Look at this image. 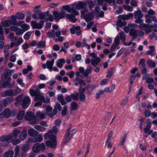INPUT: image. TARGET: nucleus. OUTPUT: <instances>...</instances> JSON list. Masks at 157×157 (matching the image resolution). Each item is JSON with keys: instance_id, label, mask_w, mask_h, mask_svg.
<instances>
[{"instance_id": "56", "label": "nucleus", "mask_w": 157, "mask_h": 157, "mask_svg": "<svg viewBox=\"0 0 157 157\" xmlns=\"http://www.w3.org/2000/svg\"><path fill=\"white\" fill-rule=\"evenodd\" d=\"M127 137V135L126 134H124L123 135L122 138H121V140L120 143V145L123 146L124 145V142L126 140Z\"/></svg>"}, {"instance_id": "30", "label": "nucleus", "mask_w": 157, "mask_h": 157, "mask_svg": "<svg viewBox=\"0 0 157 157\" xmlns=\"http://www.w3.org/2000/svg\"><path fill=\"white\" fill-rule=\"evenodd\" d=\"M13 132L10 135L11 136L13 140L17 137L18 134L20 133L21 131L19 130L16 129L13 130Z\"/></svg>"}, {"instance_id": "64", "label": "nucleus", "mask_w": 157, "mask_h": 157, "mask_svg": "<svg viewBox=\"0 0 157 157\" xmlns=\"http://www.w3.org/2000/svg\"><path fill=\"white\" fill-rule=\"evenodd\" d=\"M104 93V92L103 90H99L98 92L96 94V99H98L100 98L101 95H103Z\"/></svg>"}, {"instance_id": "10", "label": "nucleus", "mask_w": 157, "mask_h": 157, "mask_svg": "<svg viewBox=\"0 0 157 157\" xmlns=\"http://www.w3.org/2000/svg\"><path fill=\"white\" fill-rule=\"evenodd\" d=\"M65 11H61L59 13L57 11H54L53 14L55 19L59 20L65 17Z\"/></svg>"}, {"instance_id": "20", "label": "nucleus", "mask_w": 157, "mask_h": 157, "mask_svg": "<svg viewBox=\"0 0 157 157\" xmlns=\"http://www.w3.org/2000/svg\"><path fill=\"white\" fill-rule=\"evenodd\" d=\"M1 94L2 97H5L7 96H13L12 89L7 90L1 93Z\"/></svg>"}, {"instance_id": "51", "label": "nucleus", "mask_w": 157, "mask_h": 157, "mask_svg": "<svg viewBox=\"0 0 157 157\" xmlns=\"http://www.w3.org/2000/svg\"><path fill=\"white\" fill-rule=\"evenodd\" d=\"M57 113V111H56V109L55 108L53 109L52 112H51L48 115L49 117L52 118Z\"/></svg>"}, {"instance_id": "19", "label": "nucleus", "mask_w": 157, "mask_h": 157, "mask_svg": "<svg viewBox=\"0 0 157 157\" xmlns=\"http://www.w3.org/2000/svg\"><path fill=\"white\" fill-rule=\"evenodd\" d=\"M13 100V99L12 97H8L4 99L2 101V104L6 106L8 104L12 101Z\"/></svg>"}, {"instance_id": "48", "label": "nucleus", "mask_w": 157, "mask_h": 157, "mask_svg": "<svg viewBox=\"0 0 157 157\" xmlns=\"http://www.w3.org/2000/svg\"><path fill=\"white\" fill-rule=\"evenodd\" d=\"M4 37L3 36H0V48L2 49L4 45V43L3 41L4 40Z\"/></svg>"}, {"instance_id": "28", "label": "nucleus", "mask_w": 157, "mask_h": 157, "mask_svg": "<svg viewBox=\"0 0 157 157\" xmlns=\"http://www.w3.org/2000/svg\"><path fill=\"white\" fill-rule=\"evenodd\" d=\"M25 111L24 110H20L18 111L17 115V118L19 120H22L24 117H25Z\"/></svg>"}, {"instance_id": "52", "label": "nucleus", "mask_w": 157, "mask_h": 157, "mask_svg": "<svg viewBox=\"0 0 157 157\" xmlns=\"http://www.w3.org/2000/svg\"><path fill=\"white\" fill-rule=\"evenodd\" d=\"M145 17L146 19L145 22L147 23H150L151 22V16L149 15H145Z\"/></svg>"}, {"instance_id": "22", "label": "nucleus", "mask_w": 157, "mask_h": 157, "mask_svg": "<svg viewBox=\"0 0 157 157\" xmlns=\"http://www.w3.org/2000/svg\"><path fill=\"white\" fill-rule=\"evenodd\" d=\"M133 17V14L132 13H129L127 14L120 15L118 16V18L127 20L130 18H132Z\"/></svg>"}, {"instance_id": "29", "label": "nucleus", "mask_w": 157, "mask_h": 157, "mask_svg": "<svg viewBox=\"0 0 157 157\" xmlns=\"http://www.w3.org/2000/svg\"><path fill=\"white\" fill-rule=\"evenodd\" d=\"M119 19L117 21V25L120 27H122L125 26L126 24V22L125 21L126 20L122 19L120 18H118Z\"/></svg>"}, {"instance_id": "53", "label": "nucleus", "mask_w": 157, "mask_h": 157, "mask_svg": "<svg viewBox=\"0 0 157 157\" xmlns=\"http://www.w3.org/2000/svg\"><path fill=\"white\" fill-rule=\"evenodd\" d=\"M24 42V40L22 39V37H19L17 41L15 43V46L17 47L21 44L23 43Z\"/></svg>"}, {"instance_id": "50", "label": "nucleus", "mask_w": 157, "mask_h": 157, "mask_svg": "<svg viewBox=\"0 0 157 157\" xmlns=\"http://www.w3.org/2000/svg\"><path fill=\"white\" fill-rule=\"evenodd\" d=\"M48 13L49 12L48 11L43 13H40L39 15V18L40 19H43L45 17L48 16Z\"/></svg>"}, {"instance_id": "46", "label": "nucleus", "mask_w": 157, "mask_h": 157, "mask_svg": "<svg viewBox=\"0 0 157 157\" xmlns=\"http://www.w3.org/2000/svg\"><path fill=\"white\" fill-rule=\"evenodd\" d=\"M147 64L150 67H155L156 66V63L155 62H153L152 60L149 59L147 62Z\"/></svg>"}, {"instance_id": "7", "label": "nucleus", "mask_w": 157, "mask_h": 157, "mask_svg": "<svg viewBox=\"0 0 157 157\" xmlns=\"http://www.w3.org/2000/svg\"><path fill=\"white\" fill-rule=\"evenodd\" d=\"M15 151V156L16 157H26V154L23 151H20V147L18 145L15 146L14 149Z\"/></svg>"}, {"instance_id": "40", "label": "nucleus", "mask_w": 157, "mask_h": 157, "mask_svg": "<svg viewBox=\"0 0 157 157\" xmlns=\"http://www.w3.org/2000/svg\"><path fill=\"white\" fill-rule=\"evenodd\" d=\"M46 42L45 41H39L37 44V48H43L45 46Z\"/></svg>"}, {"instance_id": "35", "label": "nucleus", "mask_w": 157, "mask_h": 157, "mask_svg": "<svg viewBox=\"0 0 157 157\" xmlns=\"http://www.w3.org/2000/svg\"><path fill=\"white\" fill-rule=\"evenodd\" d=\"M79 70L80 72L85 77H86L90 74L86 70L85 71L84 68L82 67H80Z\"/></svg>"}, {"instance_id": "14", "label": "nucleus", "mask_w": 157, "mask_h": 157, "mask_svg": "<svg viewBox=\"0 0 157 157\" xmlns=\"http://www.w3.org/2000/svg\"><path fill=\"white\" fill-rule=\"evenodd\" d=\"M13 140L12 137L10 135L8 136H3L0 138V140L2 142H6L8 143H10V141H11Z\"/></svg>"}, {"instance_id": "15", "label": "nucleus", "mask_w": 157, "mask_h": 157, "mask_svg": "<svg viewBox=\"0 0 157 157\" xmlns=\"http://www.w3.org/2000/svg\"><path fill=\"white\" fill-rule=\"evenodd\" d=\"M46 144L47 147L52 148H54L56 146V141L49 140L47 141L46 142Z\"/></svg>"}, {"instance_id": "27", "label": "nucleus", "mask_w": 157, "mask_h": 157, "mask_svg": "<svg viewBox=\"0 0 157 157\" xmlns=\"http://www.w3.org/2000/svg\"><path fill=\"white\" fill-rule=\"evenodd\" d=\"M24 21H20L18 23L21 25V27L25 31L28 30L30 28L29 25L26 23H24Z\"/></svg>"}, {"instance_id": "18", "label": "nucleus", "mask_w": 157, "mask_h": 157, "mask_svg": "<svg viewBox=\"0 0 157 157\" xmlns=\"http://www.w3.org/2000/svg\"><path fill=\"white\" fill-rule=\"evenodd\" d=\"M21 150L23 152L25 153L30 149L29 144L28 142H26L23 144H21Z\"/></svg>"}, {"instance_id": "45", "label": "nucleus", "mask_w": 157, "mask_h": 157, "mask_svg": "<svg viewBox=\"0 0 157 157\" xmlns=\"http://www.w3.org/2000/svg\"><path fill=\"white\" fill-rule=\"evenodd\" d=\"M115 71L113 69L111 68L109 69L107 75L106 77L110 78L111 76L114 73Z\"/></svg>"}, {"instance_id": "63", "label": "nucleus", "mask_w": 157, "mask_h": 157, "mask_svg": "<svg viewBox=\"0 0 157 157\" xmlns=\"http://www.w3.org/2000/svg\"><path fill=\"white\" fill-rule=\"evenodd\" d=\"M79 99L81 101H84L86 98V96L84 94L79 93Z\"/></svg>"}, {"instance_id": "25", "label": "nucleus", "mask_w": 157, "mask_h": 157, "mask_svg": "<svg viewBox=\"0 0 157 157\" xmlns=\"http://www.w3.org/2000/svg\"><path fill=\"white\" fill-rule=\"evenodd\" d=\"M101 61V59L99 57H97L91 59V64L94 67H96Z\"/></svg>"}, {"instance_id": "26", "label": "nucleus", "mask_w": 157, "mask_h": 157, "mask_svg": "<svg viewBox=\"0 0 157 157\" xmlns=\"http://www.w3.org/2000/svg\"><path fill=\"white\" fill-rule=\"evenodd\" d=\"M54 60L52 59L50 61H48L46 62L47 68L51 71L52 70V67L54 64Z\"/></svg>"}, {"instance_id": "11", "label": "nucleus", "mask_w": 157, "mask_h": 157, "mask_svg": "<svg viewBox=\"0 0 157 157\" xmlns=\"http://www.w3.org/2000/svg\"><path fill=\"white\" fill-rule=\"evenodd\" d=\"M73 82H74V84L75 86H78L79 85V87L81 88H82V85H83L84 86L86 85V83L83 80L78 78H75Z\"/></svg>"}, {"instance_id": "55", "label": "nucleus", "mask_w": 157, "mask_h": 157, "mask_svg": "<svg viewBox=\"0 0 157 157\" xmlns=\"http://www.w3.org/2000/svg\"><path fill=\"white\" fill-rule=\"evenodd\" d=\"M71 97L72 100L78 101L79 99L78 98V94L77 93L76 94H71Z\"/></svg>"}, {"instance_id": "59", "label": "nucleus", "mask_w": 157, "mask_h": 157, "mask_svg": "<svg viewBox=\"0 0 157 157\" xmlns=\"http://www.w3.org/2000/svg\"><path fill=\"white\" fill-rule=\"evenodd\" d=\"M67 105H65L63 107V109L61 113L62 116H64L66 114L67 110Z\"/></svg>"}, {"instance_id": "36", "label": "nucleus", "mask_w": 157, "mask_h": 157, "mask_svg": "<svg viewBox=\"0 0 157 157\" xmlns=\"http://www.w3.org/2000/svg\"><path fill=\"white\" fill-rule=\"evenodd\" d=\"M9 48V47L8 46L6 45L4 49V53L5 56V59H6L8 58L9 56V53L8 50Z\"/></svg>"}, {"instance_id": "13", "label": "nucleus", "mask_w": 157, "mask_h": 157, "mask_svg": "<svg viewBox=\"0 0 157 157\" xmlns=\"http://www.w3.org/2000/svg\"><path fill=\"white\" fill-rule=\"evenodd\" d=\"M36 117L37 118L42 120L47 117V115L44 111H37L36 113Z\"/></svg>"}, {"instance_id": "2", "label": "nucleus", "mask_w": 157, "mask_h": 157, "mask_svg": "<svg viewBox=\"0 0 157 157\" xmlns=\"http://www.w3.org/2000/svg\"><path fill=\"white\" fill-rule=\"evenodd\" d=\"M30 94L32 96L35 97L34 101H36L40 100L45 103H48L50 100L48 98H47L46 100L43 96V94L36 87L35 90L31 89L29 90Z\"/></svg>"}, {"instance_id": "37", "label": "nucleus", "mask_w": 157, "mask_h": 157, "mask_svg": "<svg viewBox=\"0 0 157 157\" xmlns=\"http://www.w3.org/2000/svg\"><path fill=\"white\" fill-rule=\"evenodd\" d=\"M39 145H40V144L37 143L33 145V149L34 152L38 153L40 150Z\"/></svg>"}, {"instance_id": "33", "label": "nucleus", "mask_w": 157, "mask_h": 157, "mask_svg": "<svg viewBox=\"0 0 157 157\" xmlns=\"http://www.w3.org/2000/svg\"><path fill=\"white\" fill-rule=\"evenodd\" d=\"M71 113L72 110L75 111L77 109L78 107V104L75 101H73L71 102Z\"/></svg>"}, {"instance_id": "5", "label": "nucleus", "mask_w": 157, "mask_h": 157, "mask_svg": "<svg viewBox=\"0 0 157 157\" xmlns=\"http://www.w3.org/2000/svg\"><path fill=\"white\" fill-rule=\"evenodd\" d=\"M157 25L154 24V25L147 24H142L139 25V28L141 30H144L146 34H148L151 31V29L154 27H156Z\"/></svg>"}, {"instance_id": "42", "label": "nucleus", "mask_w": 157, "mask_h": 157, "mask_svg": "<svg viewBox=\"0 0 157 157\" xmlns=\"http://www.w3.org/2000/svg\"><path fill=\"white\" fill-rule=\"evenodd\" d=\"M12 90L13 96H15L20 93L21 91V90L17 86L16 87L15 89H12Z\"/></svg>"}, {"instance_id": "12", "label": "nucleus", "mask_w": 157, "mask_h": 157, "mask_svg": "<svg viewBox=\"0 0 157 157\" xmlns=\"http://www.w3.org/2000/svg\"><path fill=\"white\" fill-rule=\"evenodd\" d=\"M11 116V112L9 108L6 109L2 112L0 114V117L3 118L5 117L8 118Z\"/></svg>"}, {"instance_id": "62", "label": "nucleus", "mask_w": 157, "mask_h": 157, "mask_svg": "<svg viewBox=\"0 0 157 157\" xmlns=\"http://www.w3.org/2000/svg\"><path fill=\"white\" fill-rule=\"evenodd\" d=\"M11 82L10 78L8 81L3 82V88H6L10 85V82Z\"/></svg>"}, {"instance_id": "58", "label": "nucleus", "mask_w": 157, "mask_h": 157, "mask_svg": "<svg viewBox=\"0 0 157 157\" xmlns=\"http://www.w3.org/2000/svg\"><path fill=\"white\" fill-rule=\"evenodd\" d=\"M79 7L81 9H86V2L83 3L81 1L79 2Z\"/></svg>"}, {"instance_id": "41", "label": "nucleus", "mask_w": 157, "mask_h": 157, "mask_svg": "<svg viewBox=\"0 0 157 157\" xmlns=\"http://www.w3.org/2000/svg\"><path fill=\"white\" fill-rule=\"evenodd\" d=\"M27 136V134L25 132H22L20 135L19 138L21 141L24 140Z\"/></svg>"}, {"instance_id": "31", "label": "nucleus", "mask_w": 157, "mask_h": 157, "mask_svg": "<svg viewBox=\"0 0 157 157\" xmlns=\"http://www.w3.org/2000/svg\"><path fill=\"white\" fill-rule=\"evenodd\" d=\"M38 133V132L33 128L30 129L28 131L29 135L32 137L36 136Z\"/></svg>"}, {"instance_id": "43", "label": "nucleus", "mask_w": 157, "mask_h": 157, "mask_svg": "<svg viewBox=\"0 0 157 157\" xmlns=\"http://www.w3.org/2000/svg\"><path fill=\"white\" fill-rule=\"evenodd\" d=\"M15 71L14 70H7L6 72L4 74L5 77L7 76H10Z\"/></svg>"}, {"instance_id": "8", "label": "nucleus", "mask_w": 157, "mask_h": 157, "mask_svg": "<svg viewBox=\"0 0 157 157\" xmlns=\"http://www.w3.org/2000/svg\"><path fill=\"white\" fill-rule=\"evenodd\" d=\"M44 137L45 139L49 138V140L56 141V136L53 134V133L51 130H49L47 132L44 134Z\"/></svg>"}, {"instance_id": "23", "label": "nucleus", "mask_w": 157, "mask_h": 157, "mask_svg": "<svg viewBox=\"0 0 157 157\" xmlns=\"http://www.w3.org/2000/svg\"><path fill=\"white\" fill-rule=\"evenodd\" d=\"M43 138L41 135H39L34 136L32 141L34 143L40 142L43 141Z\"/></svg>"}, {"instance_id": "54", "label": "nucleus", "mask_w": 157, "mask_h": 157, "mask_svg": "<svg viewBox=\"0 0 157 157\" xmlns=\"http://www.w3.org/2000/svg\"><path fill=\"white\" fill-rule=\"evenodd\" d=\"M151 122L147 124L145 128L144 129V131L145 133H147L148 131L151 128Z\"/></svg>"}, {"instance_id": "3", "label": "nucleus", "mask_w": 157, "mask_h": 157, "mask_svg": "<svg viewBox=\"0 0 157 157\" xmlns=\"http://www.w3.org/2000/svg\"><path fill=\"white\" fill-rule=\"evenodd\" d=\"M25 119L29 121V124L31 125H35L38 124L39 121L35 114L31 112H27L25 116Z\"/></svg>"}, {"instance_id": "61", "label": "nucleus", "mask_w": 157, "mask_h": 157, "mask_svg": "<svg viewBox=\"0 0 157 157\" xmlns=\"http://www.w3.org/2000/svg\"><path fill=\"white\" fill-rule=\"evenodd\" d=\"M66 75L69 76L70 78H71L75 76V73L73 71H71L70 72H67Z\"/></svg>"}, {"instance_id": "4", "label": "nucleus", "mask_w": 157, "mask_h": 157, "mask_svg": "<svg viewBox=\"0 0 157 157\" xmlns=\"http://www.w3.org/2000/svg\"><path fill=\"white\" fill-rule=\"evenodd\" d=\"M71 127L72 124H69L68 126V129L66 130L65 135V143L68 142L71 139L74 135L75 134L77 131V130L76 129H74L70 131V130L71 129Z\"/></svg>"}, {"instance_id": "57", "label": "nucleus", "mask_w": 157, "mask_h": 157, "mask_svg": "<svg viewBox=\"0 0 157 157\" xmlns=\"http://www.w3.org/2000/svg\"><path fill=\"white\" fill-rule=\"evenodd\" d=\"M55 108L56 109V111H57V109L59 111H61L62 109V107L60 104L57 102L55 104V105L54 106V109H55Z\"/></svg>"}, {"instance_id": "17", "label": "nucleus", "mask_w": 157, "mask_h": 157, "mask_svg": "<svg viewBox=\"0 0 157 157\" xmlns=\"http://www.w3.org/2000/svg\"><path fill=\"white\" fill-rule=\"evenodd\" d=\"M63 46H62L61 49L59 50V52L61 53L64 52L65 54L67 52L66 49H67L69 46V43L67 42H65L63 44Z\"/></svg>"}, {"instance_id": "39", "label": "nucleus", "mask_w": 157, "mask_h": 157, "mask_svg": "<svg viewBox=\"0 0 157 157\" xmlns=\"http://www.w3.org/2000/svg\"><path fill=\"white\" fill-rule=\"evenodd\" d=\"M14 152L13 151H9L6 152L4 155L3 157H13Z\"/></svg>"}, {"instance_id": "16", "label": "nucleus", "mask_w": 157, "mask_h": 157, "mask_svg": "<svg viewBox=\"0 0 157 157\" xmlns=\"http://www.w3.org/2000/svg\"><path fill=\"white\" fill-rule=\"evenodd\" d=\"M129 35L132 36L131 39L133 41L138 36L137 30L134 29H130L129 32Z\"/></svg>"}, {"instance_id": "32", "label": "nucleus", "mask_w": 157, "mask_h": 157, "mask_svg": "<svg viewBox=\"0 0 157 157\" xmlns=\"http://www.w3.org/2000/svg\"><path fill=\"white\" fill-rule=\"evenodd\" d=\"M65 62V61L63 59H58L56 62V66L59 68H61L63 66V64H64Z\"/></svg>"}, {"instance_id": "34", "label": "nucleus", "mask_w": 157, "mask_h": 157, "mask_svg": "<svg viewBox=\"0 0 157 157\" xmlns=\"http://www.w3.org/2000/svg\"><path fill=\"white\" fill-rule=\"evenodd\" d=\"M66 17L68 19L73 23H75L77 21L76 19L75 16H72L71 14H67L66 15Z\"/></svg>"}, {"instance_id": "44", "label": "nucleus", "mask_w": 157, "mask_h": 157, "mask_svg": "<svg viewBox=\"0 0 157 157\" xmlns=\"http://www.w3.org/2000/svg\"><path fill=\"white\" fill-rule=\"evenodd\" d=\"M16 17L17 19L21 20L24 18L25 15L23 13H18L16 15Z\"/></svg>"}, {"instance_id": "9", "label": "nucleus", "mask_w": 157, "mask_h": 157, "mask_svg": "<svg viewBox=\"0 0 157 157\" xmlns=\"http://www.w3.org/2000/svg\"><path fill=\"white\" fill-rule=\"evenodd\" d=\"M44 22L43 21H40L39 23H37L35 21H33L31 22V25L32 27L38 29H41L43 27Z\"/></svg>"}, {"instance_id": "1", "label": "nucleus", "mask_w": 157, "mask_h": 157, "mask_svg": "<svg viewBox=\"0 0 157 157\" xmlns=\"http://www.w3.org/2000/svg\"><path fill=\"white\" fill-rule=\"evenodd\" d=\"M17 101L15 104L17 106L19 104L22 105L24 109H26L29 105L31 102V99L28 96H24L23 94L19 95L15 98Z\"/></svg>"}, {"instance_id": "60", "label": "nucleus", "mask_w": 157, "mask_h": 157, "mask_svg": "<svg viewBox=\"0 0 157 157\" xmlns=\"http://www.w3.org/2000/svg\"><path fill=\"white\" fill-rule=\"evenodd\" d=\"M119 36L120 37V39L123 42L125 41V35L124 33L121 32V33H119Z\"/></svg>"}, {"instance_id": "38", "label": "nucleus", "mask_w": 157, "mask_h": 157, "mask_svg": "<svg viewBox=\"0 0 157 157\" xmlns=\"http://www.w3.org/2000/svg\"><path fill=\"white\" fill-rule=\"evenodd\" d=\"M34 128L37 131L42 132H44L46 130L45 128L38 125H35Z\"/></svg>"}, {"instance_id": "24", "label": "nucleus", "mask_w": 157, "mask_h": 157, "mask_svg": "<svg viewBox=\"0 0 157 157\" xmlns=\"http://www.w3.org/2000/svg\"><path fill=\"white\" fill-rule=\"evenodd\" d=\"M143 16L144 14L140 10H137L135 11L134 13L135 18H141Z\"/></svg>"}, {"instance_id": "49", "label": "nucleus", "mask_w": 157, "mask_h": 157, "mask_svg": "<svg viewBox=\"0 0 157 157\" xmlns=\"http://www.w3.org/2000/svg\"><path fill=\"white\" fill-rule=\"evenodd\" d=\"M16 19V17L14 16H12L11 20H10L12 25H14L17 24V21Z\"/></svg>"}, {"instance_id": "21", "label": "nucleus", "mask_w": 157, "mask_h": 157, "mask_svg": "<svg viewBox=\"0 0 157 157\" xmlns=\"http://www.w3.org/2000/svg\"><path fill=\"white\" fill-rule=\"evenodd\" d=\"M94 17V14L93 13H90L86 14L84 18L86 21L89 22L93 19Z\"/></svg>"}, {"instance_id": "47", "label": "nucleus", "mask_w": 157, "mask_h": 157, "mask_svg": "<svg viewBox=\"0 0 157 157\" xmlns=\"http://www.w3.org/2000/svg\"><path fill=\"white\" fill-rule=\"evenodd\" d=\"M10 20H6L2 22V24L5 27H8L11 24Z\"/></svg>"}, {"instance_id": "6", "label": "nucleus", "mask_w": 157, "mask_h": 157, "mask_svg": "<svg viewBox=\"0 0 157 157\" xmlns=\"http://www.w3.org/2000/svg\"><path fill=\"white\" fill-rule=\"evenodd\" d=\"M96 1L98 2L99 5H102V9L104 11L107 10V4H110L115 2V0H94L95 2Z\"/></svg>"}]
</instances>
